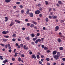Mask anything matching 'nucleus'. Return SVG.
I'll use <instances>...</instances> for the list:
<instances>
[{
	"label": "nucleus",
	"instance_id": "nucleus-51",
	"mask_svg": "<svg viewBox=\"0 0 65 65\" xmlns=\"http://www.w3.org/2000/svg\"><path fill=\"white\" fill-rule=\"evenodd\" d=\"M56 5L57 6V7H59V6H60V5H59V4H56Z\"/></svg>",
	"mask_w": 65,
	"mask_h": 65
},
{
	"label": "nucleus",
	"instance_id": "nucleus-29",
	"mask_svg": "<svg viewBox=\"0 0 65 65\" xmlns=\"http://www.w3.org/2000/svg\"><path fill=\"white\" fill-rule=\"evenodd\" d=\"M45 3L46 5H47L48 4V2L47 1H45Z\"/></svg>",
	"mask_w": 65,
	"mask_h": 65
},
{
	"label": "nucleus",
	"instance_id": "nucleus-63",
	"mask_svg": "<svg viewBox=\"0 0 65 65\" xmlns=\"http://www.w3.org/2000/svg\"><path fill=\"white\" fill-rule=\"evenodd\" d=\"M41 40L42 42H43V40H44V38H41Z\"/></svg>",
	"mask_w": 65,
	"mask_h": 65
},
{
	"label": "nucleus",
	"instance_id": "nucleus-37",
	"mask_svg": "<svg viewBox=\"0 0 65 65\" xmlns=\"http://www.w3.org/2000/svg\"><path fill=\"white\" fill-rule=\"evenodd\" d=\"M37 40H38V42H40V41H41V40L40 39H38Z\"/></svg>",
	"mask_w": 65,
	"mask_h": 65
},
{
	"label": "nucleus",
	"instance_id": "nucleus-32",
	"mask_svg": "<svg viewBox=\"0 0 65 65\" xmlns=\"http://www.w3.org/2000/svg\"><path fill=\"white\" fill-rule=\"evenodd\" d=\"M46 61H50V58H47L46 59Z\"/></svg>",
	"mask_w": 65,
	"mask_h": 65
},
{
	"label": "nucleus",
	"instance_id": "nucleus-18",
	"mask_svg": "<svg viewBox=\"0 0 65 65\" xmlns=\"http://www.w3.org/2000/svg\"><path fill=\"white\" fill-rule=\"evenodd\" d=\"M58 3L59 4H62V2L60 1H58Z\"/></svg>",
	"mask_w": 65,
	"mask_h": 65
},
{
	"label": "nucleus",
	"instance_id": "nucleus-62",
	"mask_svg": "<svg viewBox=\"0 0 65 65\" xmlns=\"http://www.w3.org/2000/svg\"><path fill=\"white\" fill-rule=\"evenodd\" d=\"M37 54H38V55H39L40 56V55H41V54H40V53L39 52H38L37 53Z\"/></svg>",
	"mask_w": 65,
	"mask_h": 65
},
{
	"label": "nucleus",
	"instance_id": "nucleus-24",
	"mask_svg": "<svg viewBox=\"0 0 65 65\" xmlns=\"http://www.w3.org/2000/svg\"><path fill=\"white\" fill-rule=\"evenodd\" d=\"M3 57V56H0V59L1 60H3V58H2Z\"/></svg>",
	"mask_w": 65,
	"mask_h": 65
},
{
	"label": "nucleus",
	"instance_id": "nucleus-3",
	"mask_svg": "<svg viewBox=\"0 0 65 65\" xmlns=\"http://www.w3.org/2000/svg\"><path fill=\"white\" fill-rule=\"evenodd\" d=\"M9 31L8 30L7 31H3L2 32L3 34H7L8 33Z\"/></svg>",
	"mask_w": 65,
	"mask_h": 65
},
{
	"label": "nucleus",
	"instance_id": "nucleus-50",
	"mask_svg": "<svg viewBox=\"0 0 65 65\" xmlns=\"http://www.w3.org/2000/svg\"><path fill=\"white\" fill-rule=\"evenodd\" d=\"M38 6L39 7H40V6H41V4H39Z\"/></svg>",
	"mask_w": 65,
	"mask_h": 65
},
{
	"label": "nucleus",
	"instance_id": "nucleus-20",
	"mask_svg": "<svg viewBox=\"0 0 65 65\" xmlns=\"http://www.w3.org/2000/svg\"><path fill=\"white\" fill-rule=\"evenodd\" d=\"M12 37H16V34H13L12 35Z\"/></svg>",
	"mask_w": 65,
	"mask_h": 65
},
{
	"label": "nucleus",
	"instance_id": "nucleus-61",
	"mask_svg": "<svg viewBox=\"0 0 65 65\" xmlns=\"http://www.w3.org/2000/svg\"><path fill=\"white\" fill-rule=\"evenodd\" d=\"M11 51H12V50L11 49H10L9 50V52H10V53L11 52Z\"/></svg>",
	"mask_w": 65,
	"mask_h": 65
},
{
	"label": "nucleus",
	"instance_id": "nucleus-19",
	"mask_svg": "<svg viewBox=\"0 0 65 65\" xmlns=\"http://www.w3.org/2000/svg\"><path fill=\"white\" fill-rule=\"evenodd\" d=\"M5 18L6 20H5V22H6V21H8V18L7 17H5Z\"/></svg>",
	"mask_w": 65,
	"mask_h": 65
},
{
	"label": "nucleus",
	"instance_id": "nucleus-36",
	"mask_svg": "<svg viewBox=\"0 0 65 65\" xmlns=\"http://www.w3.org/2000/svg\"><path fill=\"white\" fill-rule=\"evenodd\" d=\"M29 13H30V12L29 11H27L26 12V13L27 14H29Z\"/></svg>",
	"mask_w": 65,
	"mask_h": 65
},
{
	"label": "nucleus",
	"instance_id": "nucleus-25",
	"mask_svg": "<svg viewBox=\"0 0 65 65\" xmlns=\"http://www.w3.org/2000/svg\"><path fill=\"white\" fill-rule=\"evenodd\" d=\"M58 41V42H61V39L60 38H59L57 39Z\"/></svg>",
	"mask_w": 65,
	"mask_h": 65
},
{
	"label": "nucleus",
	"instance_id": "nucleus-11",
	"mask_svg": "<svg viewBox=\"0 0 65 65\" xmlns=\"http://www.w3.org/2000/svg\"><path fill=\"white\" fill-rule=\"evenodd\" d=\"M57 55L58 56H61V54L59 52H58Z\"/></svg>",
	"mask_w": 65,
	"mask_h": 65
},
{
	"label": "nucleus",
	"instance_id": "nucleus-8",
	"mask_svg": "<svg viewBox=\"0 0 65 65\" xmlns=\"http://www.w3.org/2000/svg\"><path fill=\"white\" fill-rule=\"evenodd\" d=\"M8 62V60L7 59H5V60H4L3 61V62L4 64H6V62Z\"/></svg>",
	"mask_w": 65,
	"mask_h": 65
},
{
	"label": "nucleus",
	"instance_id": "nucleus-47",
	"mask_svg": "<svg viewBox=\"0 0 65 65\" xmlns=\"http://www.w3.org/2000/svg\"><path fill=\"white\" fill-rule=\"evenodd\" d=\"M17 53H15V55H14V57H17Z\"/></svg>",
	"mask_w": 65,
	"mask_h": 65
},
{
	"label": "nucleus",
	"instance_id": "nucleus-16",
	"mask_svg": "<svg viewBox=\"0 0 65 65\" xmlns=\"http://www.w3.org/2000/svg\"><path fill=\"white\" fill-rule=\"evenodd\" d=\"M18 61H19V62L22 61V60H21V58L19 57L18 58Z\"/></svg>",
	"mask_w": 65,
	"mask_h": 65
},
{
	"label": "nucleus",
	"instance_id": "nucleus-34",
	"mask_svg": "<svg viewBox=\"0 0 65 65\" xmlns=\"http://www.w3.org/2000/svg\"><path fill=\"white\" fill-rule=\"evenodd\" d=\"M44 49L45 50H47L48 49V48H47V47H45L44 48Z\"/></svg>",
	"mask_w": 65,
	"mask_h": 65
},
{
	"label": "nucleus",
	"instance_id": "nucleus-55",
	"mask_svg": "<svg viewBox=\"0 0 65 65\" xmlns=\"http://www.w3.org/2000/svg\"><path fill=\"white\" fill-rule=\"evenodd\" d=\"M16 4H20V2H16Z\"/></svg>",
	"mask_w": 65,
	"mask_h": 65
},
{
	"label": "nucleus",
	"instance_id": "nucleus-60",
	"mask_svg": "<svg viewBox=\"0 0 65 65\" xmlns=\"http://www.w3.org/2000/svg\"><path fill=\"white\" fill-rule=\"evenodd\" d=\"M41 47H42V48H44V45H41Z\"/></svg>",
	"mask_w": 65,
	"mask_h": 65
},
{
	"label": "nucleus",
	"instance_id": "nucleus-38",
	"mask_svg": "<svg viewBox=\"0 0 65 65\" xmlns=\"http://www.w3.org/2000/svg\"><path fill=\"white\" fill-rule=\"evenodd\" d=\"M27 26H30V23H28L27 24Z\"/></svg>",
	"mask_w": 65,
	"mask_h": 65
},
{
	"label": "nucleus",
	"instance_id": "nucleus-6",
	"mask_svg": "<svg viewBox=\"0 0 65 65\" xmlns=\"http://www.w3.org/2000/svg\"><path fill=\"white\" fill-rule=\"evenodd\" d=\"M31 58H32V59H33L34 58V59H35L36 58V56H35L33 54L32 55Z\"/></svg>",
	"mask_w": 65,
	"mask_h": 65
},
{
	"label": "nucleus",
	"instance_id": "nucleus-64",
	"mask_svg": "<svg viewBox=\"0 0 65 65\" xmlns=\"http://www.w3.org/2000/svg\"><path fill=\"white\" fill-rule=\"evenodd\" d=\"M7 46H8V47H9V46H10V44H9V43H8L7 44Z\"/></svg>",
	"mask_w": 65,
	"mask_h": 65
},
{
	"label": "nucleus",
	"instance_id": "nucleus-5",
	"mask_svg": "<svg viewBox=\"0 0 65 65\" xmlns=\"http://www.w3.org/2000/svg\"><path fill=\"white\" fill-rule=\"evenodd\" d=\"M29 14V15L30 17H33V13L31 12Z\"/></svg>",
	"mask_w": 65,
	"mask_h": 65
},
{
	"label": "nucleus",
	"instance_id": "nucleus-22",
	"mask_svg": "<svg viewBox=\"0 0 65 65\" xmlns=\"http://www.w3.org/2000/svg\"><path fill=\"white\" fill-rule=\"evenodd\" d=\"M37 38H33V40H34V41H35L36 40H37Z\"/></svg>",
	"mask_w": 65,
	"mask_h": 65
},
{
	"label": "nucleus",
	"instance_id": "nucleus-14",
	"mask_svg": "<svg viewBox=\"0 0 65 65\" xmlns=\"http://www.w3.org/2000/svg\"><path fill=\"white\" fill-rule=\"evenodd\" d=\"M14 24V22H12L11 23L10 25L9 26H13V24Z\"/></svg>",
	"mask_w": 65,
	"mask_h": 65
},
{
	"label": "nucleus",
	"instance_id": "nucleus-12",
	"mask_svg": "<svg viewBox=\"0 0 65 65\" xmlns=\"http://www.w3.org/2000/svg\"><path fill=\"white\" fill-rule=\"evenodd\" d=\"M32 23H33V24H34L35 25H37V23L36 22H35V21H32Z\"/></svg>",
	"mask_w": 65,
	"mask_h": 65
},
{
	"label": "nucleus",
	"instance_id": "nucleus-57",
	"mask_svg": "<svg viewBox=\"0 0 65 65\" xmlns=\"http://www.w3.org/2000/svg\"><path fill=\"white\" fill-rule=\"evenodd\" d=\"M21 57H24L25 55H24V54H22L21 56Z\"/></svg>",
	"mask_w": 65,
	"mask_h": 65
},
{
	"label": "nucleus",
	"instance_id": "nucleus-44",
	"mask_svg": "<svg viewBox=\"0 0 65 65\" xmlns=\"http://www.w3.org/2000/svg\"><path fill=\"white\" fill-rule=\"evenodd\" d=\"M18 41H21V39L18 38Z\"/></svg>",
	"mask_w": 65,
	"mask_h": 65
},
{
	"label": "nucleus",
	"instance_id": "nucleus-21",
	"mask_svg": "<svg viewBox=\"0 0 65 65\" xmlns=\"http://www.w3.org/2000/svg\"><path fill=\"white\" fill-rule=\"evenodd\" d=\"M25 39H27L28 40H30V38L28 37H26V38H25Z\"/></svg>",
	"mask_w": 65,
	"mask_h": 65
},
{
	"label": "nucleus",
	"instance_id": "nucleus-54",
	"mask_svg": "<svg viewBox=\"0 0 65 65\" xmlns=\"http://www.w3.org/2000/svg\"><path fill=\"white\" fill-rule=\"evenodd\" d=\"M34 28L35 29H37V26H35V27H34Z\"/></svg>",
	"mask_w": 65,
	"mask_h": 65
},
{
	"label": "nucleus",
	"instance_id": "nucleus-13",
	"mask_svg": "<svg viewBox=\"0 0 65 65\" xmlns=\"http://www.w3.org/2000/svg\"><path fill=\"white\" fill-rule=\"evenodd\" d=\"M11 1V0H5V2H6V3H9V2H10Z\"/></svg>",
	"mask_w": 65,
	"mask_h": 65
},
{
	"label": "nucleus",
	"instance_id": "nucleus-45",
	"mask_svg": "<svg viewBox=\"0 0 65 65\" xmlns=\"http://www.w3.org/2000/svg\"><path fill=\"white\" fill-rule=\"evenodd\" d=\"M48 17H49V19H52V16H50V15H49L48 16Z\"/></svg>",
	"mask_w": 65,
	"mask_h": 65
},
{
	"label": "nucleus",
	"instance_id": "nucleus-4",
	"mask_svg": "<svg viewBox=\"0 0 65 65\" xmlns=\"http://www.w3.org/2000/svg\"><path fill=\"white\" fill-rule=\"evenodd\" d=\"M55 31H57L58 30V29H59V27L58 26H57L55 28Z\"/></svg>",
	"mask_w": 65,
	"mask_h": 65
},
{
	"label": "nucleus",
	"instance_id": "nucleus-58",
	"mask_svg": "<svg viewBox=\"0 0 65 65\" xmlns=\"http://www.w3.org/2000/svg\"><path fill=\"white\" fill-rule=\"evenodd\" d=\"M62 60L63 61H65V58H63L62 59Z\"/></svg>",
	"mask_w": 65,
	"mask_h": 65
},
{
	"label": "nucleus",
	"instance_id": "nucleus-7",
	"mask_svg": "<svg viewBox=\"0 0 65 65\" xmlns=\"http://www.w3.org/2000/svg\"><path fill=\"white\" fill-rule=\"evenodd\" d=\"M15 22H17V23H18L19 24H20V22H21L20 21L18 20H15Z\"/></svg>",
	"mask_w": 65,
	"mask_h": 65
},
{
	"label": "nucleus",
	"instance_id": "nucleus-56",
	"mask_svg": "<svg viewBox=\"0 0 65 65\" xmlns=\"http://www.w3.org/2000/svg\"><path fill=\"white\" fill-rule=\"evenodd\" d=\"M49 11L50 12L51 11H52V8H50L49 10Z\"/></svg>",
	"mask_w": 65,
	"mask_h": 65
},
{
	"label": "nucleus",
	"instance_id": "nucleus-27",
	"mask_svg": "<svg viewBox=\"0 0 65 65\" xmlns=\"http://www.w3.org/2000/svg\"><path fill=\"white\" fill-rule=\"evenodd\" d=\"M39 10H40V11H42V10H43V9H42V8L40 7L39 8Z\"/></svg>",
	"mask_w": 65,
	"mask_h": 65
},
{
	"label": "nucleus",
	"instance_id": "nucleus-33",
	"mask_svg": "<svg viewBox=\"0 0 65 65\" xmlns=\"http://www.w3.org/2000/svg\"><path fill=\"white\" fill-rule=\"evenodd\" d=\"M11 60L12 61H14V60H15V58H12Z\"/></svg>",
	"mask_w": 65,
	"mask_h": 65
},
{
	"label": "nucleus",
	"instance_id": "nucleus-2",
	"mask_svg": "<svg viewBox=\"0 0 65 65\" xmlns=\"http://www.w3.org/2000/svg\"><path fill=\"white\" fill-rule=\"evenodd\" d=\"M40 13V11L39 10H37L35 11V13L36 14H38Z\"/></svg>",
	"mask_w": 65,
	"mask_h": 65
},
{
	"label": "nucleus",
	"instance_id": "nucleus-53",
	"mask_svg": "<svg viewBox=\"0 0 65 65\" xmlns=\"http://www.w3.org/2000/svg\"><path fill=\"white\" fill-rule=\"evenodd\" d=\"M29 54L30 55H32V52L31 51H30L29 52Z\"/></svg>",
	"mask_w": 65,
	"mask_h": 65
},
{
	"label": "nucleus",
	"instance_id": "nucleus-48",
	"mask_svg": "<svg viewBox=\"0 0 65 65\" xmlns=\"http://www.w3.org/2000/svg\"><path fill=\"white\" fill-rule=\"evenodd\" d=\"M47 53H48L51 52V51H50L49 50H48L47 51H46Z\"/></svg>",
	"mask_w": 65,
	"mask_h": 65
},
{
	"label": "nucleus",
	"instance_id": "nucleus-40",
	"mask_svg": "<svg viewBox=\"0 0 65 65\" xmlns=\"http://www.w3.org/2000/svg\"><path fill=\"white\" fill-rule=\"evenodd\" d=\"M38 41L37 40H36L35 42V43H36V44H37V43H38Z\"/></svg>",
	"mask_w": 65,
	"mask_h": 65
},
{
	"label": "nucleus",
	"instance_id": "nucleus-43",
	"mask_svg": "<svg viewBox=\"0 0 65 65\" xmlns=\"http://www.w3.org/2000/svg\"><path fill=\"white\" fill-rule=\"evenodd\" d=\"M39 35H40V34H39V33H37V36H39Z\"/></svg>",
	"mask_w": 65,
	"mask_h": 65
},
{
	"label": "nucleus",
	"instance_id": "nucleus-23",
	"mask_svg": "<svg viewBox=\"0 0 65 65\" xmlns=\"http://www.w3.org/2000/svg\"><path fill=\"white\" fill-rule=\"evenodd\" d=\"M3 41L4 42H6L7 41V40L6 39H4L3 40Z\"/></svg>",
	"mask_w": 65,
	"mask_h": 65
},
{
	"label": "nucleus",
	"instance_id": "nucleus-31",
	"mask_svg": "<svg viewBox=\"0 0 65 65\" xmlns=\"http://www.w3.org/2000/svg\"><path fill=\"white\" fill-rule=\"evenodd\" d=\"M32 37H34L35 36V35L34 34H31Z\"/></svg>",
	"mask_w": 65,
	"mask_h": 65
},
{
	"label": "nucleus",
	"instance_id": "nucleus-28",
	"mask_svg": "<svg viewBox=\"0 0 65 65\" xmlns=\"http://www.w3.org/2000/svg\"><path fill=\"white\" fill-rule=\"evenodd\" d=\"M46 22H47L48 21V19L47 18H46L45 19Z\"/></svg>",
	"mask_w": 65,
	"mask_h": 65
},
{
	"label": "nucleus",
	"instance_id": "nucleus-41",
	"mask_svg": "<svg viewBox=\"0 0 65 65\" xmlns=\"http://www.w3.org/2000/svg\"><path fill=\"white\" fill-rule=\"evenodd\" d=\"M19 7L20 8H23V6L22 5H20Z\"/></svg>",
	"mask_w": 65,
	"mask_h": 65
},
{
	"label": "nucleus",
	"instance_id": "nucleus-26",
	"mask_svg": "<svg viewBox=\"0 0 65 65\" xmlns=\"http://www.w3.org/2000/svg\"><path fill=\"white\" fill-rule=\"evenodd\" d=\"M37 59H39L40 58V57H39V55H37Z\"/></svg>",
	"mask_w": 65,
	"mask_h": 65
},
{
	"label": "nucleus",
	"instance_id": "nucleus-39",
	"mask_svg": "<svg viewBox=\"0 0 65 65\" xmlns=\"http://www.w3.org/2000/svg\"><path fill=\"white\" fill-rule=\"evenodd\" d=\"M39 63L40 64H42V62L41 61H39Z\"/></svg>",
	"mask_w": 65,
	"mask_h": 65
},
{
	"label": "nucleus",
	"instance_id": "nucleus-30",
	"mask_svg": "<svg viewBox=\"0 0 65 65\" xmlns=\"http://www.w3.org/2000/svg\"><path fill=\"white\" fill-rule=\"evenodd\" d=\"M4 37H6V38H8L9 37V36H4Z\"/></svg>",
	"mask_w": 65,
	"mask_h": 65
},
{
	"label": "nucleus",
	"instance_id": "nucleus-52",
	"mask_svg": "<svg viewBox=\"0 0 65 65\" xmlns=\"http://www.w3.org/2000/svg\"><path fill=\"white\" fill-rule=\"evenodd\" d=\"M64 22V20H61L60 21V23H63Z\"/></svg>",
	"mask_w": 65,
	"mask_h": 65
},
{
	"label": "nucleus",
	"instance_id": "nucleus-17",
	"mask_svg": "<svg viewBox=\"0 0 65 65\" xmlns=\"http://www.w3.org/2000/svg\"><path fill=\"white\" fill-rule=\"evenodd\" d=\"M59 49L60 51H62L63 50V47H60L59 48Z\"/></svg>",
	"mask_w": 65,
	"mask_h": 65
},
{
	"label": "nucleus",
	"instance_id": "nucleus-9",
	"mask_svg": "<svg viewBox=\"0 0 65 65\" xmlns=\"http://www.w3.org/2000/svg\"><path fill=\"white\" fill-rule=\"evenodd\" d=\"M52 18L53 19H56V18H57V16H54L53 15L52 16Z\"/></svg>",
	"mask_w": 65,
	"mask_h": 65
},
{
	"label": "nucleus",
	"instance_id": "nucleus-59",
	"mask_svg": "<svg viewBox=\"0 0 65 65\" xmlns=\"http://www.w3.org/2000/svg\"><path fill=\"white\" fill-rule=\"evenodd\" d=\"M17 8V7L15 6H14L13 7V9H15V8Z\"/></svg>",
	"mask_w": 65,
	"mask_h": 65
},
{
	"label": "nucleus",
	"instance_id": "nucleus-15",
	"mask_svg": "<svg viewBox=\"0 0 65 65\" xmlns=\"http://www.w3.org/2000/svg\"><path fill=\"white\" fill-rule=\"evenodd\" d=\"M30 27H34V25L31 24H30Z\"/></svg>",
	"mask_w": 65,
	"mask_h": 65
},
{
	"label": "nucleus",
	"instance_id": "nucleus-49",
	"mask_svg": "<svg viewBox=\"0 0 65 65\" xmlns=\"http://www.w3.org/2000/svg\"><path fill=\"white\" fill-rule=\"evenodd\" d=\"M39 16L40 17H42V14H40L39 15Z\"/></svg>",
	"mask_w": 65,
	"mask_h": 65
},
{
	"label": "nucleus",
	"instance_id": "nucleus-42",
	"mask_svg": "<svg viewBox=\"0 0 65 65\" xmlns=\"http://www.w3.org/2000/svg\"><path fill=\"white\" fill-rule=\"evenodd\" d=\"M16 40L15 39H12V40L13 41H14V42Z\"/></svg>",
	"mask_w": 65,
	"mask_h": 65
},
{
	"label": "nucleus",
	"instance_id": "nucleus-46",
	"mask_svg": "<svg viewBox=\"0 0 65 65\" xmlns=\"http://www.w3.org/2000/svg\"><path fill=\"white\" fill-rule=\"evenodd\" d=\"M24 12V11L23 10H22L21 11V12L22 13H23Z\"/></svg>",
	"mask_w": 65,
	"mask_h": 65
},
{
	"label": "nucleus",
	"instance_id": "nucleus-35",
	"mask_svg": "<svg viewBox=\"0 0 65 65\" xmlns=\"http://www.w3.org/2000/svg\"><path fill=\"white\" fill-rule=\"evenodd\" d=\"M0 45L3 47L5 46V45H4V44H3L1 43L0 44Z\"/></svg>",
	"mask_w": 65,
	"mask_h": 65
},
{
	"label": "nucleus",
	"instance_id": "nucleus-1",
	"mask_svg": "<svg viewBox=\"0 0 65 65\" xmlns=\"http://www.w3.org/2000/svg\"><path fill=\"white\" fill-rule=\"evenodd\" d=\"M54 58H55V60H57L59 58V56H58L57 55H54L53 56Z\"/></svg>",
	"mask_w": 65,
	"mask_h": 65
},
{
	"label": "nucleus",
	"instance_id": "nucleus-10",
	"mask_svg": "<svg viewBox=\"0 0 65 65\" xmlns=\"http://www.w3.org/2000/svg\"><path fill=\"white\" fill-rule=\"evenodd\" d=\"M57 54V51H55L53 52V55H55V54Z\"/></svg>",
	"mask_w": 65,
	"mask_h": 65
}]
</instances>
